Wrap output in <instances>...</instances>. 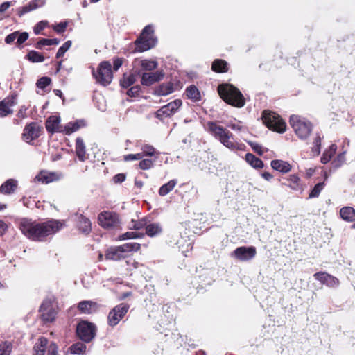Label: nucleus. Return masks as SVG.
I'll list each match as a JSON object with an SVG mask.
<instances>
[{"label":"nucleus","mask_w":355,"mask_h":355,"mask_svg":"<svg viewBox=\"0 0 355 355\" xmlns=\"http://www.w3.org/2000/svg\"><path fill=\"white\" fill-rule=\"evenodd\" d=\"M220 98L227 103L242 107L245 105V98L241 92L234 86L230 84H222L218 87Z\"/></svg>","instance_id":"1"},{"label":"nucleus","mask_w":355,"mask_h":355,"mask_svg":"<svg viewBox=\"0 0 355 355\" xmlns=\"http://www.w3.org/2000/svg\"><path fill=\"white\" fill-rule=\"evenodd\" d=\"M209 131L225 147L231 150L237 149V144L232 141L233 135L226 128L219 125L216 122H209L207 123Z\"/></svg>","instance_id":"2"},{"label":"nucleus","mask_w":355,"mask_h":355,"mask_svg":"<svg viewBox=\"0 0 355 355\" xmlns=\"http://www.w3.org/2000/svg\"><path fill=\"white\" fill-rule=\"evenodd\" d=\"M20 230L28 239L33 241H43L44 238V225L24 218L20 222Z\"/></svg>","instance_id":"3"},{"label":"nucleus","mask_w":355,"mask_h":355,"mask_svg":"<svg viewBox=\"0 0 355 355\" xmlns=\"http://www.w3.org/2000/svg\"><path fill=\"white\" fill-rule=\"evenodd\" d=\"M157 40L154 37V30L152 26L148 25L144 27L140 36L135 40V51L144 52L156 44Z\"/></svg>","instance_id":"4"},{"label":"nucleus","mask_w":355,"mask_h":355,"mask_svg":"<svg viewBox=\"0 0 355 355\" xmlns=\"http://www.w3.org/2000/svg\"><path fill=\"white\" fill-rule=\"evenodd\" d=\"M140 249V244L137 243H127L117 247H112L107 249L105 253V259L118 261L126 257L127 253L132 251H138Z\"/></svg>","instance_id":"5"},{"label":"nucleus","mask_w":355,"mask_h":355,"mask_svg":"<svg viewBox=\"0 0 355 355\" xmlns=\"http://www.w3.org/2000/svg\"><path fill=\"white\" fill-rule=\"evenodd\" d=\"M289 123L295 134L301 139H306L312 130L311 123L298 115L291 116Z\"/></svg>","instance_id":"6"},{"label":"nucleus","mask_w":355,"mask_h":355,"mask_svg":"<svg viewBox=\"0 0 355 355\" xmlns=\"http://www.w3.org/2000/svg\"><path fill=\"white\" fill-rule=\"evenodd\" d=\"M263 123L270 130L279 133L286 131V123L275 112L265 110L262 114Z\"/></svg>","instance_id":"7"},{"label":"nucleus","mask_w":355,"mask_h":355,"mask_svg":"<svg viewBox=\"0 0 355 355\" xmlns=\"http://www.w3.org/2000/svg\"><path fill=\"white\" fill-rule=\"evenodd\" d=\"M92 73L96 82L103 86L108 85L112 80V65L108 61L101 62L97 71H93Z\"/></svg>","instance_id":"8"},{"label":"nucleus","mask_w":355,"mask_h":355,"mask_svg":"<svg viewBox=\"0 0 355 355\" xmlns=\"http://www.w3.org/2000/svg\"><path fill=\"white\" fill-rule=\"evenodd\" d=\"M98 220L102 227L107 230L119 227L121 224L119 216L115 212L107 211L101 212Z\"/></svg>","instance_id":"9"},{"label":"nucleus","mask_w":355,"mask_h":355,"mask_svg":"<svg viewBox=\"0 0 355 355\" xmlns=\"http://www.w3.org/2000/svg\"><path fill=\"white\" fill-rule=\"evenodd\" d=\"M76 333L81 340L89 343L95 337L96 327L91 322L82 321L77 326Z\"/></svg>","instance_id":"10"},{"label":"nucleus","mask_w":355,"mask_h":355,"mask_svg":"<svg viewBox=\"0 0 355 355\" xmlns=\"http://www.w3.org/2000/svg\"><path fill=\"white\" fill-rule=\"evenodd\" d=\"M129 308V305L126 303H121L114 306L108 314V324L111 327L116 326L125 315Z\"/></svg>","instance_id":"11"},{"label":"nucleus","mask_w":355,"mask_h":355,"mask_svg":"<svg viewBox=\"0 0 355 355\" xmlns=\"http://www.w3.org/2000/svg\"><path fill=\"white\" fill-rule=\"evenodd\" d=\"M182 104V102L180 99H175L159 109L155 113V116L159 120H163L165 117L171 116L177 112Z\"/></svg>","instance_id":"12"},{"label":"nucleus","mask_w":355,"mask_h":355,"mask_svg":"<svg viewBox=\"0 0 355 355\" xmlns=\"http://www.w3.org/2000/svg\"><path fill=\"white\" fill-rule=\"evenodd\" d=\"M257 254L256 248L254 246H241L236 248L232 255L241 261H248L252 259Z\"/></svg>","instance_id":"13"},{"label":"nucleus","mask_w":355,"mask_h":355,"mask_svg":"<svg viewBox=\"0 0 355 355\" xmlns=\"http://www.w3.org/2000/svg\"><path fill=\"white\" fill-rule=\"evenodd\" d=\"M58 311L59 306L55 297L53 295L48 296L46 299V322L54 321Z\"/></svg>","instance_id":"14"},{"label":"nucleus","mask_w":355,"mask_h":355,"mask_svg":"<svg viewBox=\"0 0 355 355\" xmlns=\"http://www.w3.org/2000/svg\"><path fill=\"white\" fill-rule=\"evenodd\" d=\"M41 127L37 123H31L26 125L22 135L23 139L26 142H31L37 138L41 133Z\"/></svg>","instance_id":"15"},{"label":"nucleus","mask_w":355,"mask_h":355,"mask_svg":"<svg viewBox=\"0 0 355 355\" xmlns=\"http://www.w3.org/2000/svg\"><path fill=\"white\" fill-rule=\"evenodd\" d=\"M313 276L315 279L320 281L322 284H326L329 287L337 286L340 283L338 279L326 272H316Z\"/></svg>","instance_id":"16"},{"label":"nucleus","mask_w":355,"mask_h":355,"mask_svg":"<svg viewBox=\"0 0 355 355\" xmlns=\"http://www.w3.org/2000/svg\"><path fill=\"white\" fill-rule=\"evenodd\" d=\"M164 76V73L162 71H157L153 73H144L141 83L143 85L149 86L161 80Z\"/></svg>","instance_id":"17"},{"label":"nucleus","mask_w":355,"mask_h":355,"mask_svg":"<svg viewBox=\"0 0 355 355\" xmlns=\"http://www.w3.org/2000/svg\"><path fill=\"white\" fill-rule=\"evenodd\" d=\"M62 128L60 125V118L58 116H51L46 121V129L51 134L62 132Z\"/></svg>","instance_id":"18"},{"label":"nucleus","mask_w":355,"mask_h":355,"mask_svg":"<svg viewBox=\"0 0 355 355\" xmlns=\"http://www.w3.org/2000/svg\"><path fill=\"white\" fill-rule=\"evenodd\" d=\"M15 96H12L0 102V116L4 117L12 113L10 107L15 104Z\"/></svg>","instance_id":"19"},{"label":"nucleus","mask_w":355,"mask_h":355,"mask_svg":"<svg viewBox=\"0 0 355 355\" xmlns=\"http://www.w3.org/2000/svg\"><path fill=\"white\" fill-rule=\"evenodd\" d=\"M64 226L63 220L51 219L46 221V236L55 234Z\"/></svg>","instance_id":"20"},{"label":"nucleus","mask_w":355,"mask_h":355,"mask_svg":"<svg viewBox=\"0 0 355 355\" xmlns=\"http://www.w3.org/2000/svg\"><path fill=\"white\" fill-rule=\"evenodd\" d=\"M271 167L276 171L286 173L291 171V165L286 161L275 159L271 162Z\"/></svg>","instance_id":"21"},{"label":"nucleus","mask_w":355,"mask_h":355,"mask_svg":"<svg viewBox=\"0 0 355 355\" xmlns=\"http://www.w3.org/2000/svg\"><path fill=\"white\" fill-rule=\"evenodd\" d=\"M78 227L79 230L85 234H88L92 230L91 221L82 214L78 216Z\"/></svg>","instance_id":"22"},{"label":"nucleus","mask_w":355,"mask_h":355,"mask_svg":"<svg viewBox=\"0 0 355 355\" xmlns=\"http://www.w3.org/2000/svg\"><path fill=\"white\" fill-rule=\"evenodd\" d=\"M76 153L79 160L81 162H84L87 158L85 145L83 139L80 137H78L76 140Z\"/></svg>","instance_id":"23"},{"label":"nucleus","mask_w":355,"mask_h":355,"mask_svg":"<svg viewBox=\"0 0 355 355\" xmlns=\"http://www.w3.org/2000/svg\"><path fill=\"white\" fill-rule=\"evenodd\" d=\"M17 187V181L14 179H9L6 181L0 187V192L3 194L12 193Z\"/></svg>","instance_id":"24"},{"label":"nucleus","mask_w":355,"mask_h":355,"mask_svg":"<svg viewBox=\"0 0 355 355\" xmlns=\"http://www.w3.org/2000/svg\"><path fill=\"white\" fill-rule=\"evenodd\" d=\"M340 215L343 220L347 222L355 221V209L351 207H344L340 210Z\"/></svg>","instance_id":"25"},{"label":"nucleus","mask_w":355,"mask_h":355,"mask_svg":"<svg viewBox=\"0 0 355 355\" xmlns=\"http://www.w3.org/2000/svg\"><path fill=\"white\" fill-rule=\"evenodd\" d=\"M85 125L83 121H77L74 122L68 123L64 128H62V132L66 135H71V133L78 130L81 127Z\"/></svg>","instance_id":"26"},{"label":"nucleus","mask_w":355,"mask_h":355,"mask_svg":"<svg viewBox=\"0 0 355 355\" xmlns=\"http://www.w3.org/2000/svg\"><path fill=\"white\" fill-rule=\"evenodd\" d=\"M211 69L216 73H225L228 71L227 62L221 59H216L212 62Z\"/></svg>","instance_id":"27"},{"label":"nucleus","mask_w":355,"mask_h":355,"mask_svg":"<svg viewBox=\"0 0 355 355\" xmlns=\"http://www.w3.org/2000/svg\"><path fill=\"white\" fill-rule=\"evenodd\" d=\"M185 93L187 98L193 102H198L201 99L200 93L195 85L188 87Z\"/></svg>","instance_id":"28"},{"label":"nucleus","mask_w":355,"mask_h":355,"mask_svg":"<svg viewBox=\"0 0 355 355\" xmlns=\"http://www.w3.org/2000/svg\"><path fill=\"white\" fill-rule=\"evenodd\" d=\"M246 162L254 168H262L263 167V162L259 158L255 157L252 153H247L245 155Z\"/></svg>","instance_id":"29"},{"label":"nucleus","mask_w":355,"mask_h":355,"mask_svg":"<svg viewBox=\"0 0 355 355\" xmlns=\"http://www.w3.org/2000/svg\"><path fill=\"white\" fill-rule=\"evenodd\" d=\"M286 180L288 183H282V184L286 185L292 189L296 191L302 188L300 178L297 175H291Z\"/></svg>","instance_id":"30"},{"label":"nucleus","mask_w":355,"mask_h":355,"mask_svg":"<svg viewBox=\"0 0 355 355\" xmlns=\"http://www.w3.org/2000/svg\"><path fill=\"white\" fill-rule=\"evenodd\" d=\"M162 232V228L158 223H151L149 225L146 224V234L150 236H157Z\"/></svg>","instance_id":"31"},{"label":"nucleus","mask_w":355,"mask_h":355,"mask_svg":"<svg viewBox=\"0 0 355 355\" xmlns=\"http://www.w3.org/2000/svg\"><path fill=\"white\" fill-rule=\"evenodd\" d=\"M176 184L177 180H171L166 184H163L159 189V196H166L169 192H171L174 189Z\"/></svg>","instance_id":"32"},{"label":"nucleus","mask_w":355,"mask_h":355,"mask_svg":"<svg viewBox=\"0 0 355 355\" xmlns=\"http://www.w3.org/2000/svg\"><path fill=\"white\" fill-rule=\"evenodd\" d=\"M337 150V146L336 144H331L329 147V148L324 151L323 153L322 157H321V162L322 164H327L328 163L331 157L334 155Z\"/></svg>","instance_id":"33"},{"label":"nucleus","mask_w":355,"mask_h":355,"mask_svg":"<svg viewBox=\"0 0 355 355\" xmlns=\"http://www.w3.org/2000/svg\"><path fill=\"white\" fill-rule=\"evenodd\" d=\"M69 349L71 354L83 355L85 353L87 347L84 343L78 342L75 344H73L70 347Z\"/></svg>","instance_id":"34"},{"label":"nucleus","mask_w":355,"mask_h":355,"mask_svg":"<svg viewBox=\"0 0 355 355\" xmlns=\"http://www.w3.org/2000/svg\"><path fill=\"white\" fill-rule=\"evenodd\" d=\"M173 92V87L171 84H162L156 89V93L159 96H166Z\"/></svg>","instance_id":"35"},{"label":"nucleus","mask_w":355,"mask_h":355,"mask_svg":"<svg viewBox=\"0 0 355 355\" xmlns=\"http://www.w3.org/2000/svg\"><path fill=\"white\" fill-rule=\"evenodd\" d=\"M33 355H44V345L43 338L41 337L38 339L33 349Z\"/></svg>","instance_id":"36"},{"label":"nucleus","mask_w":355,"mask_h":355,"mask_svg":"<svg viewBox=\"0 0 355 355\" xmlns=\"http://www.w3.org/2000/svg\"><path fill=\"white\" fill-rule=\"evenodd\" d=\"M28 60L32 62H42L44 59V56L35 51H31L26 55Z\"/></svg>","instance_id":"37"},{"label":"nucleus","mask_w":355,"mask_h":355,"mask_svg":"<svg viewBox=\"0 0 355 355\" xmlns=\"http://www.w3.org/2000/svg\"><path fill=\"white\" fill-rule=\"evenodd\" d=\"M37 4L35 2H31L29 4L22 6L17 9V13L19 16H22L23 15L35 10L37 8Z\"/></svg>","instance_id":"38"},{"label":"nucleus","mask_w":355,"mask_h":355,"mask_svg":"<svg viewBox=\"0 0 355 355\" xmlns=\"http://www.w3.org/2000/svg\"><path fill=\"white\" fill-rule=\"evenodd\" d=\"M62 176V173L60 172H46V184L58 181Z\"/></svg>","instance_id":"39"},{"label":"nucleus","mask_w":355,"mask_h":355,"mask_svg":"<svg viewBox=\"0 0 355 355\" xmlns=\"http://www.w3.org/2000/svg\"><path fill=\"white\" fill-rule=\"evenodd\" d=\"M141 153H144V156H154L156 155L158 157L159 155V153L157 152L155 149V148L149 144H145L141 146Z\"/></svg>","instance_id":"40"},{"label":"nucleus","mask_w":355,"mask_h":355,"mask_svg":"<svg viewBox=\"0 0 355 355\" xmlns=\"http://www.w3.org/2000/svg\"><path fill=\"white\" fill-rule=\"evenodd\" d=\"M136 81V76L135 74H130L128 76H124L121 80V85L123 87L127 88L133 85Z\"/></svg>","instance_id":"41"},{"label":"nucleus","mask_w":355,"mask_h":355,"mask_svg":"<svg viewBox=\"0 0 355 355\" xmlns=\"http://www.w3.org/2000/svg\"><path fill=\"white\" fill-rule=\"evenodd\" d=\"M141 66L144 70L152 71L157 67V62L153 60H143L141 61Z\"/></svg>","instance_id":"42"},{"label":"nucleus","mask_w":355,"mask_h":355,"mask_svg":"<svg viewBox=\"0 0 355 355\" xmlns=\"http://www.w3.org/2000/svg\"><path fill=\"white\" fill-rule=\"evenodd\" d=\"M93 303L90 301H82L78 305V309L84 313H90L92 311V306Z\"/></svg>","instance_id":"43"},{"label":"nucleus","mask_w":355,"mask_h":355,"mask_svg":"<svg viewBox=\"0 0 355 355\" xmlns=\"http://www.w3.org/2000/svg\"><path fill=\"white\" fill-rule=\"evenodd\" d=\"M324 188V183L320 182L315 185L313 189L309 193V198H315L319 196L321 191Z\"/></svg>","instance_id":"44"},{"label":"nucleus","mask_w":355,"mask_h":355,"mask_svg":"<svg viewBox=\"0 0 355 355\" xmlns=\"http://www.w3.org/2000/svg\"><path fill=\"white\" fill-rule=\"evenodd\" d=\"M71 45V41H67L62 46H60L56 53V58H60L64 55L65 52L70 48Z\"/></svg>","instance_id":"45"},{"label":"nucleus","mask_w":355,"mask_h":355,"mask_svg":"<svg viewBox=\"0 0 355 355\" xmlns=\"http://www.w3.org/2000/svg\"><path fill=\"white\" fill-rule=\"evenodd\" d=\"M153 166V161L150 159H144L139 164V168L148 170Z\"/></svg>","instance_id":"46"},{"label":"nucleus","mask_w":355,"mask_h":355,"mask_svg":"<svg viewBox=\"0 0 355 355\" xmlns=\"http://www.w3.org/2000/svg\"><path fill=\"white\" fill-rule=\"evenodd\" d=\"M12 346L8 343H3L0 345V355H10Z\"/></svg>","instance_id":"47"},{"label":"nucleus","mask_w":355,"mask_h":355,"mask_svg":"<svg viewBox=\"0 0 355 355\" xmlns=\"http://www.w3.org/2000/svg\"><path fill=\"white\" fill-rule=\"evenodd\" d=\"M144 157V153L129 154L124 156V160L126 162L132 160H139Z\"/></svg>","instance_id":"48"},{"label":"nucleus","mask_w":355,"mask_h":355,"mask_svg":"<svg viewBox=\"0 0 355 355\" xmlns=\"http://www.w3.org/2000/svg\"><path fill=\"white\" fill-rule=\"evenodd\" d=\"M313 144L315 147L313 148V150L316 153L317 155H319L320 153V146H321V137L319 134H317Z\"/></svg>","instance_id":"49"},{"label":"nucleus","mask_w":355,"mask_h":355,"mask_svg":"<svg viewBox=\"0 0 355 355\" xmlns=\"http://www.w3.org/2000/svg\"><path fill=\"white\" fill-rule=\"evenodd\" d=\"M140 235L139 233H137L135 232H128L125 234H123L119 236L120 240H125V239H135L139 237Z\"/></svg>","instance_id":"50"},{"label":"nucleus","mask_w":355,"mask_h":355,"mask_svg":"<svg viewBox=\"0 0 355 355\" xmlns=\"http://www.w3.org/2000/svg\"><path fill=\"white\" fill-rule=\"evenodd\" d=\"M28 37V34L26 32L19 33L17 31V44L18 46L22 44Z\"/></svg>","instance_id":"51"},{"label":"nucleus","mask_w":355,"mask_h":355,"mask_svg":"<svg viewBox=\"0 0 355 355\" xmlns=\"http://www.w3.org/2000/svg\"><path fill=\"white\" fill-rule=\"evenodd\" d=\"M132 228H133L135 230H140V229L146 227V224H147L145 219H142V220H140L138 221H135V220H132Z\"/></svg>","instance_id":"52"},{"label":"nucleus","mask_w":355,"mask_h":355,"mask_svg":"<svg viewBox=\"0 0 355 355\" xmlns=\"http://www.w3.org/2000/svg\"><path fill=\"white\" fill-rule=\"evenodd\" d=\"M140 89L141 88L139 85L133 86L128 90L127 94L130 96H136L139 94Z\"/></svg>","instance_id":"53"},{"label":"nucleus","mask_w":355,"mask_h":355,"mask_svg":"<svg viewBox=\"0 0 355 355\" xmlns=\"http://www.w3.org/2000/svg\"><path fill=\"white\" fill-rule=\"evenodd\" d=\"M36 86L38 89H41L42 92L37 90V93L39 94H41V95H43L44 93V77H42L40 78L37 83H36Z\"/></svg>","instance_id":"54"},{"label":"nucleus","mask_w":355,"mask_h":355,"mask_svg":"<svg viewBox=\"0 0 355 355\" xmlns=\"http://www.w3.org/2000/svg\"><path fill=\"white\" fill-rule=\"evenodd\" d=\"M34 183H44V171H40V173L35 177L33 180Z\"/></svg>","instance_id":"55"},{"label":"nucleus","mask_w":355,"mask_h":355,"mask_svg":"<svg viewBox=\"0 0 355 355\" xmlns=\"http://www.w3.org/2000/svg\"><path fill=\"white\" fill-rule=\"evenodd\" d=\"M227 126L234 130H238V131H242L244 129V127L240 125V122L238 123H232V121H230Z\"/></svg>","instance_id":"56"},{"label":"nucleus","mask_w":355,"mask_h":355,"mask_svg":"<svg viewBox=\"0 0 355 355\" xmlns=\"http://www.w3.org/2000/svg\"><path fill=\"white\" fill-rule=\"evenodd\" d=\"M67 26V22H60L59 24L55 26L53 28L57 33H61L65 31Z\"/></svg>","instance_id":"57"},{"label":"nucleus","mask_w":355,"mask_h":355,"mask_svg":"<svg viewBox=\"0 0 355 355\" xmlns=\"http://www.w3.org/2000/svg\"><path fill=\"white\" fill-rule=\"evenodd\" d=\"M44 29V21H41L34 27V33L35 35H39Z\"/></svg>","instance_id":"58"},{"label":"nucleus","mask_w":355,"mask_h":355,"mask_svg":"<svg viewBox=\"0 0 355 355\" xmlns=\"http://www.w3.org/2000/svg\"><path fill=\"white\" fill-rule=\"evenodd\" d=\"M17 31L14 32L11 34H9L8 35H7L5 38V42L7 44H10L17 39Z\"/></svg>","instance_id":"59"},{"label":"nucleus","mask_w":355,"mask_h":355,"mask_svg":"<svg viewBox=\"0 0 355 355\" xmlns=\"http://www.w3.org/2000/svg\"><path fill=\"white\" fill-rule=\"evenodd\" d=\"M250 145L256 153H259V155H262L263 153V150H261V146L258 144L250 142Z\"/></svg>","instance_id":"60"},{"label":"nucleus","mask_w":355,"mask_h":355,"mask_svg":"<svg viewBox=\"0 0 355 355\" xmlns=\"http://www.w3.org/2000/svg\"><path fill=\"white\" fill-rule=\"evenodd\" d=\"M58 347L55 343H51L48 349V355H58Z\"/></svg>","instance_id":"61"},{"label":"nucleus","mask_w":355,"mask_h":355,"mask_svg":"<svg viewBox=\"0 0 355 355\" xmlns=\"http://www.w3.org/2000/svg\"><path fill=\"white\" fill-rule=\"evenodd\" d=\"M12 5V2L11 1H6V2H3L1 6H0V12H4L6 10H8V8L11 6Z\"/></svg>","instance_id":"62"},{"label":"nucleus","mask_w":355,"mask_h":355,"mask_svg":"<svg viewBox=\"0 0 355 355\" xmlns=\"http://www.w3.org/2000/svg\"><path fill=\"white\" fill-rule=\"evenodd\" d=\"M113 69L114 71H117L122 65V60L119 58H115L113 62Z\"/></svg>","instance_id":"63"},{"label":"nucleus","mask_w":355,"mask_h":355,"mask_svg":"<svg viewBox=\"0 0 355 355\" xmlns=\"http://www.w3.org/2000/svg\"><path fill=\"white\" fill-rule=\"evenodd\" d=\"M125 176L123 173L117 174L114 177V180L115 182H122L125 180Z\"/></svg>","instance_id":"64"}]
</instances>
